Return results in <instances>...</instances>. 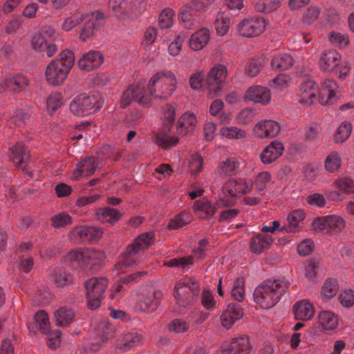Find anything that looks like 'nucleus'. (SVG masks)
Returning a JSON list of instances; mask_svg holds the SVG:
<instances>
[{
	"label": "nucleus",
	"mask_w": 354,
	"mask_h": 354,
	"mask_svg": "<svg viewBox=\"0 0 354 354\" xmlns=\"http://www.w3.org/2000/svg\"><path fill=\"white\" fill-rule=\"evenodd\" d=\"M290 283L280 279H268L254 290V301L261 308L269 309L275 306L288 288Z\"/></svg>",
	"instance_id": "nucleus-1"
},
{
	"label": "nucleus",
	"mask_w": 354,
	"mask_h": 354,
	"mask_svg": "<svg viewBox=\"0 0 354 354\" xmlns=\"http://www.w3.org/2000/svg\"><path fill=\"white\" fill-rule=\"evenodd\" d=\"M75 59V54L72 50H62L59 58L52 60L46 68L45 78L47 83L53 86L62 84L71 72Z\"/></svg>",
	"instance_id": "nucleus-2"
},
{
	"label": "nucleus",
	"mask_w": 354,
	"mask_h": 354,
	"mask_svg": "<svg viewBox=\"0 0 354 354\" xmlns=\"http://www.w3.org/2000/svg\"><path fill=\"white\" fill-rule=\"evenodd\" d=\"M252 187V181L245 178L230 179L222 187L216 204L220 207L233 206L236 203L235 198L250 193Z\"/></svg>",
	"instance_id": "nucleus-3"
},
{
	"label": "nucleus",
	"mask_w": 354,
	"mask_h": 354,
	"mask_svg": "<svg viewBox=\"0 0 354 354\" xmlns=\"http://www.w3.org/2000/svg\"><path fill=\"white\" fill-rule=\"evenodd\" d=\"M154 234L151 232L140 234L134 241L128 245L124 255L122 256L115 265V269L118 272H123V268L132 267L139 263V261L135 258L140 251L147 250L154 241Z\"/></svg>",
	"instance_id": "nucleus-4"
},
{
	"label": "nucleus",
	"mask_w": 354,
	"mask_h": 354,
	"mask_svg": "<svg viewBox=\"0 0 354 354\" xmlns=\"http://www.w3.org/2000/svg\"><path fill=\"white\" fill-rule=\"evenodd\" d=\"M148 88L154 97L167 99L176 91V76L169 71L158 72L151 77Z\"/></svg>",
	"instance_id": "nucleus-5"
},
{
	"label": "nucleus",
	"mask_w": 354,
	"mask_h": 354,
	"mask_svg": "<svg viewBox=\"0 0 354 354\" xmlns=\"http://www.w3.org/2000/svg\"><path fill=\"white\" fill-rule=\"evenodd\" d=\"M199 292L198 282L191 277H185L176 282L174 296L177 304L186 307L196 301Z\"/></svg>",
	"instance_id": "nucleus-6"
},
{
	"label": "nucleus",
	"mask_w": 354,
	"mask_h": 354,
	"mask_svg": "<svg viewBox=\"0 0 354 354\" xmlns=\"http://www.w3.org/2000/svg\"><path fill=\"white\" fill-rule=\"evenodd\" d=\"M101 106L102 103L97 95L82 93L73 99L69 108L73 115L84 117L95 113Z\"/></svg>",
	"instance_id": "nucleus-7"
},
{
	"label": "nucleus",
	"mask_w": 354,
	"mask_h": 354,
	"mask_svg": "<svg viewBox=\"0 0 354 354\" xmlns=\"http://www.w3.org/2000/svg\"><path fill=\"white\" fill-rule=\"evenodd\" d=\"M107 286L108 280L105 277H92L85 281L87 306L89 309L93 310L101 306Z\"/></svg>",
	"instance_id": "nucleus-8"
},
{
	"label": "nucleus",
	"mask_w": 354,
	"mask_h": 354,
	"mask_svg": "<svg viewBox=\"0 0 354 354\" xmlns=\"http://www.w3.org/2000/svg\"><path fill=\"white\" fill-rule=\"evenodd\" d=\"M162 298V294L160 290L154 288L144 289L139 295L136 309L142 313H153L159 307Z\"/></svg>",
	"instance_id": "nucleus-9"
},
{
	"label": "nucleus",
	"mask_w": 354,
	"mask_h": 354,
	"mask_svg": "<svg viewBox=\"0 0 354 354\" xmlns=\"http://www.w3.org/2000/svg\"><path fill=\"white\" fill-rule=\"evenodd\" d=\"M104 230L100 227L76 226L68 233L69 240L74 243L91 242L102 237Z\"/></svg>",
	"instance_id": "nucleus-10"
},
{
	"label": "nucleus",
	"mask_w": 354,
	"mask_h": 354,
	"mask_svg": "<svg viewBox=\"0 0 354 354\" xmlns=\"http://www.w3.org/2000/svg\"><path fill=\"white\" fill-rule=\"evenodd\" d=\"M266 26L267 21L264 18L255 16L241 20L237 26V30L241 36L252 38L261 35Z\"/></svg>",
	"instance_id": "nucleus-11"
},
{
	"label": "nucleus",
	"mask_w": 354,
	"mask_h": 354,
	"mask_svg": "<svg viewBox=\"0 0 354 354\" xmlns=\"http://www.w3.org/2000/svg\"><path fill=\"white\" fill-rule=\"evenodd\" d=\"M251 351L252 346L248 337L241 335L223 342L218 354H250Z\"/></svg>",
	"instance_id": "nucleus-12"
},
{
	"label": "nucleus",
	"mask_w": 354,
	"mask_h": 354,
	"mask_svg": "<svg viewBox=\"0 0 354 354\" xmlns=\"http://www.w3.org/2000/svg\"><path fill=\"white\" fill-rule=\"evenodd\" d=\"M281 131L280 124L272 120H262L253 128V136L259 139H271L277 137Z\"/></svg>",
	"instance_id": "nucleus-13"
},
{
	"label": "nucleus",
	"mask_w": 354,
	"mask_h": 354,
	"mask_svg": "<svg viewBox=\"0 0 354 354\" xmlns=\"http://www.w3.org/2000/svg\"><path fill=\"white\" fill-rule=\"evenodd\" d=\"M320 85L319 102L324 105L336 102L339 93V86L337 82L330 78H322Z\"/></svg>",
	"instance_id": "nucleus-14"
},
{
	"label": "nucleus",
	"mask_w": 354,
	"mask_h": 354,
	"mask_svg": "<svg viewBox=\"0 0 354 354\" xmlns=\"http://www.w3.org/2000/svg\"><path fill=\"white\" fill-rule=\"evenodd\" d=\"M10 158L15 164L17 168H21L22 171L27 174L28 176L32 177V172L26 171L27 165L22 167L23 163H26L30 159V153L28 147L21 142H17L14 146L9 148Z\"/></svg>",
	"instance_id": "nucleus-15"
},
{
	"label": "nucleus",
	"mask_w": 354,
	"mask_h": 354,
	"mask_svg": "<svg viewBox=\"0 0 354 354\" xmlns=\"http://www.w3.org/2000/svg\"><path fill=\"white\" fill-rule=\"evenodd\" d=\"M104 15L103 12L96 10L86 13L84 18V26L80 35V39L86 41L93 35L97 24L103 20Z\"/></svg>",
	"instance_id": "nucleus-16"
},
{
	"label": "nucleus",
	"mask_w": 354,
	"mask_h": 354,
	"mask_svg": "<svg viewBox=\"0 0 354 354\" xmlns=\"http://www.w3.org/2000/svg\"><path fill=\"white\" fill-rule=\"evenodd\" d=\"M227 68L221 64H214L209 70L207 75V84L208 86H216L214 93L218 96L221 91V85L224 84L227 77Z\"/></svg>",
	"instance_id": "nucleus-17"
},
{
	"label": "nucleus",
	"mask_w": 354,
	"mask_h": 354,
	"mask_svg": "<svg viewBox=\"0 0 354 354\" xmlns=\"http://www.w3.org/2000/svg\"><path fill=\"white\" fill-rule=\"evenodd\" d=\"M104 57L100 51L89 50L78 60V66L81 71H92L98 68L104 62Z\"/></svg>",
	"instance_id": "nucleus-18"
},
{
	"label": "nucleus",
	"mask_w": 354,
	"mask_h": 354,
	"mask_svg": "<svg viewBox=\"0 0 354 354\" xmlns=\"http://www.w3.org/2000/svg\"><path fill=\"white\" fill-rule=\"evenodd\" d=\"M243 98L245 101L266 105L270 102L271 93L267 87L252 86L245 91Z\"/></svg>",
	"instance_id": "nucleus-19"
},
{
	"label": "nucleus",
	"mask_w": 354,
	"mask_h": 354,
	"mask_svg": "<svg viewBox=\"0 0 354 354\" xmlns=\"http://www.w3.org/2000/svg\"><path fill=\"white\" fill-rule=\"evenodd\" d=\"M95 163L94 156H86L77 164L75 169L71 173V178L73 180H78L82 177H87L93 174L96 169Z\"/></svg>",
	"instance_id": "nucleus-20"
},
{
	"label": "nucleus",
	"mask_w": 354,
	"mask_h": 354,
	"mask_svg": "<svg viewBox=\"0 0 354 354\" xmlns=\"http://www.w3.org/2000/svg\"><path fill=\"white\" fill-rule=\"evenodd\" d=\"M243 316V308L236 304H230L221 316L222 326L227 328H231L234 323L241 319Z\"/></svg>",
	"instance_id": "nucleus-21"
},
{
	"label": "nucleus",
	"mask_w": 354,
	"mask_h": 354,
	"mask_svg": "<svg viewBox=\"0 0 354 354\" xmlns=\"http://www.w3.org/2000/svg\"><path fill=\"white\" fill-rule=\"evenodd\" d=\"M341 55L335 50H324L319 57V66L322 71L330 73L339 66Z\"/></svg>",
	"instance_id": "nucleus-22"
},
{
	"label": "nucleus",
	"mask_w": 354,
	"mask_h": 354,
	"mask_svg": "<svg viewBox=\"0 0 354 354\" xmlns=\"http://www.w3.org/2000/svg\"><path fill=\"white\" fill-rule=\"evenodd\" d=\"M283 151L284 147L281 142L272 141L261 152V160L265 165L270 164L280 158Z\"/></svg>",
	"instance_id": "nucleus-23"
},
{
	"label": "nucleus",
	"mask_w": 354,
	"mask_h": 354,
	"mask_svg": "<svg viewBox=\"0 0 354 354\" xmlns=\"http://www.w3.org/2000/svg\"><path fill=\"white\" fill-rule=\"evenodd\" d=\"M203 12V10H196L191 2L190 6L186 5L181 8L178 17L187 28L192 29L198 24L197 18Z\"/></svg>",
	"instance_id": "nucleus-24"
},
{
	"label": "nucleus",
	"mask_w": 354,
	"mask_h": 354,
	"mask_svg": "<svg viewBox=\"0 0 354 354\" xmlns=\"http://www.w3.org/2000/svg\"><path fill=\"white\" fill-rule=\"evenodd\" d=\"M6 88L13 93H20L29 85V80L23 74L17 73L4 79Z\"/></svg>",
	"instance_id": "nucleus-25"
},
{
	"label": "nucleus",
	"mask_w": 354,
	"mask_h": 354,
	"mask_svg": "<svg viewBox=\"0 0 354 354\" xmlns=\"http://www.w3.org/2000/svg\"><path fill=\"white\" fill-rule=\"evenodd\" d=\"M317 86L313 80L303 82L299 86V103L304 105H310L316 98Z\"/></svg>",
	"instance_id": "nucleus-26"
},
{
	"label": "nucleus",
	"mask_w": 354,
	"mask_h": 354,
	"mask_svg": "<svg viewBox=\"0 0 354 354\" xmlns=\"http://www.w3.org/2000/svg\"><path fill=\"white\" fill-rule=\"evenodd\" d=\"M127 4L124 0H110L109 9L120 20H125L132 17V14L135 12L131 6L127 7Z\"/></svg>",
	"instance_id": "nucleus-27"
},
{
	"label": "nucleus",
	"mask_w": 354,
	"mask_h": 354,
	"mask_svg": "<svg viewBox=\"0 0 354 354\" xmlns=\"http://www.w3.org/2000/svg\"><path fill=\"white\" fill-rule=\"evenodd\" d=\"M292 310L295 318L301 321L311 319L315 313L313 305L307 300L297 301L294 304Z\"/></svg>",
	"instance_id": "nucleus-28"
},
{
	"label": "nucleus",
	"mask_w": 354,
	"mask_h": 354,
	"mask_svg": "<svg viewBox=\"0 0 354 354\" xmlns=\"http://www.w3.org/2000/svg\"><path fill=\"white\" fill-rule=\"evenodd\" d=\"M210 37V31L203 28L192 35L189 39V46L193 50H200L205 47Z\"/></svg>",
	"instance_id": "nucleus-29"
},
{
	"label": "nucleus",
	"mask_w": 354,
	"mask_h": 354,
	"mask_svg": "<svg viewBox=\"0 0 354 354\" xmlns=\"http://www.w3.org/2000/svg\"><path fill=\"white\" fill-rule=\"evenodd\" d=\"M196 123V117L194 113L189 111L184 113L177 122V133L182 137L185 136L189 131L193 130Z\"/></svg>",
	"instance_id": "nucleus-30"
},
{
	"label": "nucleus",
	"mask_w": 354,
	"mask_h": 354,
	"mask_svg": "<svg viewBox=\"0 0 354 354\" xmlns=\"http://www.w3.org/2000/svg\"><path fill=\"white\" fill-rule=\"evenodd\" d=\"M240 166L239 162L234 158H229L221 162L215 169V174L219 178H225L234 175Z\"/></svg>",
	"instance_id": "nucleus-31"
},
{
	"label": "nucleus",
	"mask_w": 354,
	"mask_h": 354,
	"mask_svg": "<svg viewBox=\"0 0 354 354\" xmlns=\"http://www.w3.org/2000/svg\"><path fill=\"white\" fill-rule=\"evenodd\" d=\"M56 324L59 327H68L75 320L76 312L69 307H61L54 313Z\"/></svg>",
	"instance_id": "nucleus-32"
},
{
	"label": "nucleus",
	"mask_w": 354,
	"mask_h": 354,
	"mask_svg": "<svg viewBox=\"0 0 354 354\" xmlns=\"http://www.w3.org/2000/svg\"><path fill=\"white\" fill-rule=\"evenodd\" d=\"M85 268H94L100 267L105 259V254L103 251L95 249L84 250Z\"/></svg>",
	"instance_id": "nucleus-33"
},
{
	"label": "nucleus",
	"mask_w": 354,
	"mask_h": 354,
	"mask_svg": "<svg viewBox=\"0 0 354 354\" xmlns=\"http://www.w3.org/2000/svg\"><path fill=\"white\" fill-rule=\"evenodd\" d=\"M96 215L98 219L104 223L106 222L113 225L121 219L122 214L117 209L104 207L96 210Z\"/></svg>",
	"instance_id": "nucleus-34"
},
{
	"label": "nucleus",
	"mask_w": 354,
	"mask_h": 354,
	"mask_svg": "<svg viewBox=\"0 0 354 354\" xmlns=\"http://www.w3.org/2000/svg\"><path fill=\"white\" fill-rule=\"evenodd\" d=\"M272 241L270 236L257 234L250 239V250L254 254H261Z\"/></svg>",
	"instance_id": "nucleus-35"
},
{
	"label": "nucleus",
	"mask_w": 354,
	"mask_h": 354,
	"mask_svg": "<svg viewBox=\"0 0 354 354\" xmlns=\"http://www.w3.org/2000/svg\"><path fill=\"white\" fill-rule=\"evenodd\" d=\"M114 334V329L109 324L102 323L95 330V335L92 345H100L111 338Z\"/></svg>",
	"instance_id": "nucleus-36"
},
{
	"label": "nucleus",
	"mask_w": 354,
	"mask_h": 354,
	"mask_svg": "<svg viewBox=\"0 0 354 354\" xmlns=\"http://www.w3.org/2000/svg\"><path fill=\"white\" fill-rule=\"evenodd\" d=\"M305 218V213L302 210L292 211L287 218L288 225L279 228L281 232H295L299 227V224Z\"/></svg>",
	"instance_id": "nucleus-37"
},
{
	"label": "nucleus",
	"mask_w": 354,
	"mask_h": 354,
	"mask_svg": "<svg viewBox=\"0 0 354 354\" xmlns=\"http://www.w3.org/2000/svg\"><path fill=\"white\" fill-rule=\"evenodd\" d=\"M294 63L292 57L289 54H277L271 60V67L275 71H286L290 68Z\"/></svg>",
	"instance_id": "nucleus-38"
},
{
	"label": "nucleus",
	"mask_w": 354,
	"mask_h": 354,
	"mask_svg": "<svg viewBox=\"0 0 354 354\" xmlns=\"http://www.w3.org/2000/svg\"><path fill=\"white\" fill-rule=\"evenodd\" d=\"M319 324L324 330H331L335 329L338 326L337 315L329 310H322L318 315Z\"/></svg>",
	"instance_id": "nucleus-39"
},
{
	"label": "nucleus",
	"mask_w": 354,
	"mask_h": 354,
	"mask_svg": "<svg viewBox=\"0 0 354 354\" xmlns=\"http://www.w3.org/2000/svg\"><path fill=\"white\" fill-rule=\"evenodd\" d=\"M142 339V335L136 332H131L124 334L120 342L118 343V348L127 351L133 346L138 345Z\"/></svg>",
	"instance_id": "nucleus-40"
},
{
	"label": "nucleus",
	"mask_w": 354,
	"mask_h": 354,
	"mask_svg": "<svg viewBox=\"0 0 354 354\" xmlns=\"http://www.w3.org/2000/svg\"><path fill=\"white\" fill-rule=\"evenodd\" d=\"M193 208L201 216H203V214L207 216H212L216 212V206L204 198L196 201Z\"/></svg>",
	"instance_id": "nucleus-41"
},
{
	"label": "nucleus",
	"mask_w": 354,
	"mask_h": 354,
	"mask_svg": "<svg viewBox=\"0 0 354 354\" xmlns=\"http://www.w3.org/2000/svg\"><path fill=\"white\" fill-rule=\"evenodd\" d=\"M136 86V102L142 106H147L152 100L153 95L151 93L149 88L147 89L142 84H135Z\"/></svg>",
	"instance_id": "nucleus-42"
},
{
	"label": "nucleus",
	"mask_w": 354,
	"mask_h": 354,
	"mask_svg": "<svg viewBox=\"0 0 354 354\" xmlns=\"http://www.w3.org/2000/svg\"><path fill=\"white\" fill-rule=\"evenodd\" d=\"M192 215L189 212L183 211L173 218L168 224V228L170 230H177L191 223Z\"/></svg>",
	"instance_id": "nucleus-43"
},
{
	"label": "nucleus",
	"mask_w": 354,
	"mask_h": 354,
	"mask_svg": "<svg viewBox=\"0 0 354 354\" xmlns=\"http://www.w3.org/2000/svg\"><path fill=\"white\" fill-rule=\"evenodd\" d=\"M231 24V19L224 13H218L214 21V26L217 35L224 36L228 32Z\"/></svg>",
	"instance_id": "nucleus-44"
},
{
	"label": "nucleus",
	"mask_w": 354,
	"mask_h": 354,
	"mask_svg": "<svg viewBox=\"0 0 354 354\" xmlns=\"http://www.w3.org/2000/svg\"><path fill=\"white\" fill-rule=\"evenodd\" d=\"M326 218L328 234L338 233L344 228L345 221L341 216L328 215Z\"/></svg>",
	"instance_id": "nucleus-45"
},
{
	"label": "nucleus",
	"mask_w": 354,
	"mask_h": 354,
	"mask_svg": "<svg viewBox=\"0 0 354 354\" xmlns=\"http://www.w3.org/2000/svg\"><path fill=\"white\" fill-rule=\"evenodd\" d=\"M221 136L230 140H239L247 136L245 130L236 127H224L220 130Z\"/></svg>",
	"instance_id": "nucleus-46"
},
{
	"label": "nucleus",
	"mask_w": 354,
	"mask_h": 354,
	"mask_svg": "<svg viewBox=\"0 0 354 354\" xmlns=\"http://www.w3.org/2000/svg\"><path fill=\"white\" fill-rule=\"evenodd\" d=\"M176 104H167L161 107L162 120L165 125L171 127L176 120Z\"/></svg>",
	"instance_id": "nucleus-47"
},
{
	"label": "nucleus",
	"mask_w": 354,
	"mask_h": 354,
	"mask_svg": "<svg viewBox=\"0 0 354 354\" xmlns=\"http://www.w3.org/2000/svg\"><path fill=\"white\" fill-rule=\"evenodd\" d=\"M342 159L337 151L330 152L326 158L324 166L328 172H334L340 168Z\"/></svg>",
	"instance_id": "nucleus-48"
},
{
	"label": "nucleus",
	"mask_w": 354,
	"mask_h": 354,
	"mask_svg": "<svg viewBox=\"0 0 354 354\" xmlns=\"http://www.w3.org/2000/svg\"><path fill=\"white\" fill-rule=\"evenodd\" d=\"M352 131L351 123L348 121L343 122L337 128L335 141L336 143H342L348 139Z\"/></svg>",
	"instance_id": "nucleus-49"
},
{
	"label": "nucleus",
	"mask_w": 354,
	"mask_h": 354,
	"mask_svg": "<svg viewBox=\"0 0 354 354\" xmlns=\"http://www.w3.org/2000/svg\"><path fill=\"white\" fill-rule=\"evenodd\" d=\"M231 296L234 299L239 302H241L245 299L243 277H239L233 282Z\"/></svg>",
	"instance_id": "nucleus-50"
},
{
	"label": "nucleus",
	"mask_w": 354,
	"mask_h": 354,
	"mask_svg": "<svg viewBox=\"0 0 354 354\" xmlns=\"http://www.w3.org/2000/svg\"><path fill=\"white\" fill-rule=\"evenodd\" d=\"M35 321L39 325V331L45 335L50 332V324L48 314L44 310H39L35 315Z\"/></svg>",
	"instance_id": "nucleus-51"
},
{
	"label": "nucleus",
	"mask_w": 354,
	"mask_h": 354,
	"mask_svg": "<svg viewBox=\"0 0 354 354\" xmlns=\"http://www.w3.org/2000/svg\"><path fill=\"white\" fill-rule=\"evenodd\" d=\"M271 180V176L268 171L259 173L254 180L255 195H262V192L266 188L268 183Z\"/></svg>",
	"instance_id": "nucleus-52"
},
{
	"label": "nucleus",
	"mask_w": 354,
	"mask_h": 354,
	"mask_svg": "<svg viewBox=\"0 0 354 354\" xmlns=\"http://www.w3.org/2000/svg\"><path fill=\"white\" fill-rule=\"evenodd\" d=\"M175 12L173 9L167 8L160 14L158 17V24L162 29L169 28L172 26L174 23V17Z\"/></svg>",
	"instance_id": "nucleus-53"
},
{
	"label": "nucleus",
	"mask_w": 354,
	"mask_h": 354,
	"mask_svg": "<svg viewBox=\"0 0 354 354\" xmlns=\"http://www.w3.org/2000/svg\"><path fill=\"white\" fill-rule=\"evenodd\" d=\"M51 225L55 228L64 227L73 223L71 216L64 212H59L50 218Z\"/></svg>",
	"instance_id": "nucleus-54"
},
{
	"label": "nucleus",
	"mask_w": 354,
	"mask_h": 354,
	"mask_svg": "<svg viewBox=\"0 0 354 354\" xmlns=\"http://www.w3.org/2000/svg\"><path fill=\"white\" fill-rule=\"evenodd\" d=\"M188 35L184 31H181L168 47V52L172 56H177L182 50L183 44Z\"/></svg>",
	"instance_id": "nucleus-55"
},
{
	"label": "nucleus",
	"mask_w": 354,
	"mask_h": 354,
	"mask_svg": "<svg viewBox=\"0 0 354 354\" xmlns=\"http://www.w3.org/2000/svg\"><path fill=\"white\" fill-rule=\"evenodd\" d=\"M339 290V285L335 279L326 280L322 288V295L327 299L335 296Z\"/></svg>",
	"instance_id": "nucleus-56"
},
{
	"label": "nucleus",
	"mask_w": 354,
	"mask_h": 354,
	"mask_svg": "<svg viewBox=\"0 0 354 354\" xmlns=\"http://www.w3.org/2000/svg\"><path fill=\"white\" fill-rule=\"evenodd\" d=\"M84 256V250H72L66 254V256L64 257V259L66 262H75L77 264L78 266L81 268H85V261Z\"/></svg>",
	"instance_id": "nucleus-57"
},
{
	"label": "nucleus",
	"mask_w": 354,
	"mask_h": 354,
	"mask_svg": "<svg viewBox=\"0 0 354 354\" xmlns=\"http://www.w3.org/2000/svg\"><path fill=\"white\" fill-rule=\"evenodd\" d=\"M85 14L81 12H75L71 15L70 17H66L63 24L62 28L66 31H69L73 28L79 25L84 21Z\"/></svg>",
	"instance_id": "nucleus-58"
},
{
	"label": "nucleus",
	"mask_w": 354,
	"mask_h": 354,
	"mask_svg": "<svg viewBox=\"0 0 354 354\" xmlns=\"http://www.w3.org/2000/svg\"><path fill=\"white\" fill-rule=\"evenodd\" d=\"M155 142L157 145L166 149L176 145L178 143V138L166 134L158 133L155 137Z\"/></svg>",
	"instance_id": "nucleus-59"
},
{
	"label": "nucleus",
	"mask_w": 354,
	"mask_h": 354,
	"mask_svg": "<svg viewBox=\"0 0 354 354\" xmlns=\"http://www.w3.org/2000/svg\"><path fill=\"white\" fill-rule=\"evenodd\" d=\"M51 280L57 287H63L72 283L71 276L60 270L54 271V273L51 275Z\"/></svg>",
	"instance_id": "nucleus-60"
},
{
	"label": "nucleus",
	"mask_w": 354,
	"mask_h": 354,
	"mask_svg": "<svg viewBox=\"0 0 354 354\" xmlns=\"http://www.w3.org/2000/svg\"><path fill=\"white\" fill-rule=\"evenodd\" d=\"M136 86L135 84H131L123 93L120 100V106L127 108L133 101L136 102Z\"/></svg>",
	"instance_id": "nucleus-61"
},
{
	"label": "nucleus",
	"mask_w": 354,
	"mask_h": 354,
	"mask_svg": "<svg viewBox=\"0 0 354 354\" xmlns=\"http://www.w3.org/2000/svg\"><path fill=\"white\" fill-rule=\"evenodd\" d=\"M329 41L332 44L340 48L346 47L349 44V39L346 35L335 31L330 32Z\"/></svg>",
	"instance_id": "nucleus-62"
},
{
	"label": "nucleus",
	"mask_w": 354,
	"mask_h": 354,
	"mask_svg": "<svg viewBox=\"0 0 354 354\" xmlns=\"http://www.w3.org/2000/svg\"><path fill=\"white\" fill-rule=\"evenodd\" d=\"M256 111L253 109L245 108L242 109L237 115L236 120L239 124L247 125L254 118Z\"/></svg>",
	"instance_id": "nucleus-63"
},
{
	"label": "nucleus",
	"mask_w": 354,
	"mask_h": 354,
	"mask_svg": "<svg viewBox=\"0 0 354 354\" xmlns=\"http://www.w3.org/2000/svg\"><path fill=\"white\" fill-rule=\"evenodd\" d=\"M46 105L48 111L53 113L62 105V97L61 93H51L46 99Z\"/></svg>",
	"instance_id": "nucleus-64"
}]
</instances>
